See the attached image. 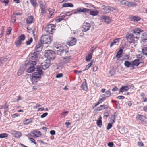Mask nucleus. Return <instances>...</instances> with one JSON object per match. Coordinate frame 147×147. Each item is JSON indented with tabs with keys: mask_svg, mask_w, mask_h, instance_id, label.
<instances>
[{
	"mask_svg": "<svg viewBox=\"0 0 147 147\" xmlns=\"http://www.w3.org/2000/svg\"><path fill=\"white\" fill-rule=\"evenodd\" d=\"M29 57L30 59L32 60H34L35 61H32L30 60L28 63L25 64L26 66L28 67L27 69V72L28 73H31L33 72L35 69L34 66L36 64V59L37 58V53L34 52L33 53H31L29 54Z\"/></svg>",
	"mask_w": 147,
	"mask_h": 147,
	"instance_id": "1",
	"label": "nucleus"
},
{
	"mask_svg": "<svg viewBox=\"0 0 147 147\" xmlns=\"http://www.w3.org/2000/svg\"><path fill=\"white\" fill-rule=\"evenodd\" d=\"M88 11H90L89 13L90 15L93 16L97 15L98 13L97 11H90V10L88 9L81 7H78L73 13L74 14H77L81 12L85 13Z\"/></svg>",
	"mask_w": 147,
	"mask_h": 147,
	"instance_id": "2",
	"label": "nucleus"
},
{
	"mask_svg": "<svg viewBox=\"0 0 147 147\" xmlns=\"http://www.w3.org/2000/svg\"><path fill=\"white\" fill-rule=\"evenodd\" d=\"M139 38V36H134L132 33L128 34L126 36V39L128 42L130 43H137Z\"/></svg>",
	"mask_w": 147,
	"mask_h": 147,
	"instance_id": "3",
	"label": "nucleus"
},
{
	"mask_svg": "<svg viewBox=\"0 0 147 147\" xmlns=\"http://www.w3.org/2000/svg\"><path fill=\"white\" fill-rule=\"evenodd\" d=\"M52 38L49 35H43L41 38L40 41L43 44H48L51 43Z\"/></svg>",
	"mask_w": 147,
	"mask_h": 147,
	"instance_id": "4",
	"label": "nucleus"
},
{
	"mask_svg": "<svg viewBox=\"0 0 147 147\" xmlns=\"http://www.w3.org/2000/svg\"><path fill=\"white\" fill-rule=\"evenodd\" d=\"M36 72L32 74V76L36 77V78L38 79H40L41 78V75L43 74L41 67L38 66L36 68Z\"/></svg>",
	"mask_w": 147,
	"mask_h": 147,
	"instance_id": "5",
	"label": "nucleus"
},
{
	"mask_svg": "<svg viewBox=\"0 0 147 147\" xmlns=\"http://www.w3.org/2000/svg\"><path fill=\"white\" fill-rule=\"evenodd\" d=\"M55 26L53 24L48 25L45 28V31L48 34H52L55 30Z\"/></svg>",
	"mask_w": 147,
	"mask_h": 147,
	"instance_id": "6",
	"label": "nucleus"
},
{
	"mask_svg": "<svg viewBox=\"0 0 147 147\" xmlns=\"http://www.w3.org/2000/svg\"><path fill=\"white\" fill-rule=\"evenodd\" d=\"M55 55L54 52L52 50L45 51L44 55L47 58H49L51 59H53L55 58Z\"/></svg>",
	"mask_w": 147,
	"mask_h": 147,
	"instance_id": "7",
	"label": "nucleus"
},
{
	"mask_svg": "<svg viewBox=\"0 0 147 147\" xmlns=\"http://www.w3.org/2000/svg\"><path fill=\"white\" fill-rule=\"evenodd\" d=\"M102 7V9L104 10V11L106 13H109L111 11H113L114 10L117 11V9L116 8L108 6L103 5Z\"/></svg>",
	"mask_w": 147,
	"mask_h": 147,
	"instance_id": "8",
	"label": "nucleus"
},
{
	"mask_svg": "<svg viewBox=\"0 0 147 147\" xmlns=\"http://www.w3.org/2000/svg\"><path fill=\"white\" fill-rule=\"evenodd\" d=\"M121 3L122 5L127 6L128 7H134L136 5V3L131 2H129L125 0H122Z\"/></svg>",
	"mask_w": 147,
	"mask_h": 147,
	"instance_id": "9",
	"label": "nucleus"
},
{
	"mask_svg": "<svg viewBox=\"0 0 147 147\" xmlns=\"http://www.w3.org/2000/svg\"><path fill=\"white\" fill-rule=\"evenodd\" d=\"M25 36L24 34L20 36L15 42V43L16 46H20L22 42L25 40Z\"/></svg>",
	"mask_w": 147,
	"mask_h": 147,
	"instance_id": "10",
	"label": "nucleus"
},
{
	"mask_svg": "<svg viewBox=\"0 0 147 147\" xmlns=\"http://www.w3.org/2000/svg\"><path fill=\"white\" fill-rule=\"evenodd\" d=\"M76 42V38L74 37H71L67 40V43L69 45L72 46L75 45Z\"/></svg>",
	"mask_w": 147,
	"mask_h": 147,
	"instance_id": "11",
	"label": "nucleus"
},
{
	"mask_svg": "<svg viewBox=\"0 0 147 147\" xmlns=\"http://www.w3.org/2000/svg\"><path fill=\"white\" fill-rule=\"evenodd\" d=\"M90 26V23L87 22H84L82 26V30L83 32H86L89 30Z\"/></svg>",
	"mask_w": 147,
	"mask_h": 147,
	"instance_id": "12",
	"label": "nucleus"
},
{
	"mask_svg": "<svg viewBox=\"0 0 147 147\" xmlns=\"http://www.w3.org/2000/svg\"><path fill=\"white\" fill-rule=\"evenodd\" d=\"M136 117L140 119L143 123L147 124V118L145 116L140 114L137 115Z\"/></svg>",
	"mask_w": 147,
	"mask_h": 147,
	"instance_id": "13",
	"label": "nucleus"
},
{
	"mask_svg": "<svg viewBox=\"0 0 147 147\" xmlns=\"http://www.w3.org/2000/svg\"><path fill=\"white\" fill-rule=\"evenodd\" d=\"M11 133L13 136L17 138H19L22 135L21 132L16 131L15 130L11 131Z\"/></svg>",
	"mask_w": 147,
	"mask_h": 147,
	"instance_id": "14",
	"label": "nucleus"
},
{
	"mask_svg": "<svg viewBox=\"0 0 147 147\" xmlns=\"http://www.w3.org/2000/svg\"><path fill=\"white\" fill-rule=\"evenodd\" d=\"M50 65V62L49 61L48 62H44L42 63L41 64V68L43 69L44 70H45L48 68Z\"/></svg>",
	"mask_w": 147,
	"mask_h": 147,
	"instance_id": "15",
	"label": "nucleus"
},
{
	"mask_svg": "<svg viewBox=\"0 0 147 147\" xmlns=\"http://www.w3.org/2000/svg\"><path fill=\"white\" fill-rule=\"evenodd\" d=\"M54 48L56 51L60 52H63L64 51L62 47L60 44L55 45L54 46Z\"/></svg>",
	"mask_w": 147,
	"mask_h": 147,
	"instance_id": "16",
	"label": "nucleus"
},
{
	"mask_svg": "<svg viewBox=\"0 0 147 147\" xmlns=\"http://www.w3.org/2000/svg\"><path fill=\"white\" fill-rule=\"evenodd\" d=\"M101 18L103 20L107 23H109L111 21V19L109 17L107 16H103L101 17Z\"/></svg>",
	"mask_w": 147,
	"mask_h": 147,
	"instance_id": "17",
	"label": "nucleus"
},
{
	"mask_svg": "<svg viewBox=\"0 0 147 147\" xmlns=\"http://www.w3.org/2000/svg\"><path fill=\"white\" fill-rule=\"evenodd\" d=\"M43 44L40 42L38 43L37 45H36L35 49L36 51L37 52L40 51L42 50V46H43Z\"/></svg>",
	"mask_w": 147,
	"mask_h": 147,
	"instance_id": "18",
	"label": "nucleus"
},
{
	"mask_svg": "<svg viewBox=\"0 0 147 147\" xmlns=\"http://www.w3.org/2000/svg\"><path fill=\"white\" fill-rule=\"evenodd\" d=\"M93 50H92L90 51L88 55L86 57V61L87 62L89 61L92 57V55L93 53Z\"/></svg>",
	"mask_w": 147,
	"mask_h": 147,
	"instance_id": "19",
	"label": "nucleus"
},
{
	"mask_svg": "<svg viewBox=\"0 0 147 147\" xmlns=\"http://www.w3.org/2000/svg\"><path fill=\"white\" fill-rule=\"evenodd\" d=\"M81 88L84 90H87L88 88L86 79H84L83 80V82L81 86Z\"/></svg>",
	"mask_w": 147,
	"mask_h": 147,
	"instance_id": "20",
	"label": "nucleus"
},
{
	"mask_svg": "<svg viewBox=\"0 0 147 147\" xmlns=\"http://www.w3.org/2000/svg\"><path fill=\"white\" fill-rule=\"evenodd\" d=\"M133 32L136 35H139L140 32H143L140 28H136L133 30Z\"/></svg>",
	"mask_w": 147,
	"mask_h": 147,
	"instance_id": "21",
	"label": "nucleus"
},
{
	"mask_svg": "<svg viewBox=\"0 0 147 147\" xmlns=\"http://www.w3.org/2000/svg\"><path fill=\"white\" fill-rule=\"evenodd\" d=\"M33 17L32 16L28 17L26 20V22L28 24H30L33 22Z\"/></svg>",
	"mask_w": 147,
	"mask_h": 147,
	"instance_id": "22",
	"label": "nucleus"
},
{
	"mask_svg": "<svg viewBox=\"0 0 147 147\" xmlns=\"http://www.w3.org/2000/svg\"><path fill=\"white\" fill-rule=\"evenodd\" d=\"M108 106L105 105H100L97 109V110L99 111L105 109H107L108 108Z\"/></svg>",
	"mask_w": 147,
	"mask_h": 147,
	"instance_id": "23",
	"label": "nucleus"
},
{
	"mask_svg": "<svg viewBox=\"0 0 147 147\" xmlns=\"http://www.w3.org/2000/svg\"><path fill=\"white\" fill-rule=\"evenodd\" d=\"M123 49H122L121 48L120 50L117 52V55L116 56L117 59H119L121 58V55L123 53Z\"/></svg>",
	"mask_w": 147,
	"mask_h": 147,
	"instance_id": "24",
	"label": "nucleus"
},
{
	"mask_svg": "<svg viewBox=\"0 0 147 147\" xmlns=\"http://www.w3.org/2000/svg\"><path fill=\"white\" fill-rule=\"evenodd\" d=\"M119 40V38H117L114 40L113 42L111 43L110 47H111L115 45H118Z\"/></svg>",
	"mask_w": 147,
	"mask_h": 147,
	"instance_id": "25",
	"label": "nucleus"
},
{
	"mask_svg": "<svg viewBox=\"0 0 147 147\" xmlns=\"http://www.w3.org/2000/svg\"><path fill=\"white\" fill-rule=\"evenodd\" d=\"M129 89V88L127 86H122L120 88L119 92L123 93L125 91H127Z\"/></svg>",
	"mask_w": 147,
	"mask_h": 147,
	"instance_id": "26",
	"label": "nucleus"
},
{
	"mask_svg": "<svg viewBox=\"0 0 147 147\" xmlns=\"http://www.w3.org/2000/svg\"><path fill=\"white\" fill-rule=\"evenodd\" d=\"M38 79L36 78V77H34L32 76L31 78V80L33 84H35L38 81Z\"/></svg>",
	"mask_w": 147,
	"mask_h": 147,
	"instance_id": "27",
	"label": "nucleus"
},
{
	"mask_svg": "<svg viewBox=\"0 0 147 147\" xmlns=\"http://www.w3.org/2000/svg\"><path fill=\"white\" fill-rule=\"evenodd\" d=\"M74 7V5L70 3H64L62 5V7Z\"/></svg>",
	"mask_w": 147,
	"mask_h": 147,
	"instance_id": "28",
	"label": "nucleus"
},
{
	"mask_svg": "<svg viewBox=\"0 0 147 147\" xmlns=\"http://www.w3.org/2000/svg\"><path fill=\"white\" fill-rule=\"evenodd\" d=\"M34 132L36 137H40L42 134L41 132L40 131L37 130H34Z\"/></svg>",
	"mask_w": 147,
	"mask_h": 147,
	"instance_id": "29",
	"label": "nucleus"
},
{
	"mask_svg": "<svg viewBox=\"0 0 147 147\" xmlns=\"http://www.w3.org/2000/svg\"><path fill=\"white\" fill-rule=\"evenodd\" d=\"M48 11L50 15V18H51L53 17L52 16L53 15V14L55 10L53 9L49 8L48 10Z\"/></svg>",
	"mask_w": 147,
	"mask_h": 147,
	"instance_id": "30",
	"label": "nucleus"
},
{
	"mask_svg": "<svg viewBox=\"0 0 147 147\" xmlns=\"http://www.w3.org/2000/svg\"><path fill=\"white\" fill-rule=\"evenodd\" d=\"M65 17L64 15H62V14H61L60 16L59 17H57L56 19V22H59L61 20H63V18L62 17V16Z\"/></svg>",
	"mask_w": 147,
	"mask_h": 147,
	"instance_id": "31",
	"label": "nucleus"
},
{
	"mask_svg": "<svg viewBox=\"0 0 147 147\" xmlns=\"http://www.w3.org/2000/svg\"><path fill=\"white\" fill-rule=\"evenodd\" d=\"M63 61L65 62L68 63L69 62L71 58V57L70 56H66L63 58Z\"/></svg>",
	"mask_w": 147,
	"mask_h": 147,
	"instance_id": "32",
	"label": "nucleus"
},
{
	"mask_svg": "<svg viewBox=\"0 0 147 147\" xmlns=\"http://www.w3.org/2000/svg\"><path fill=\"white\" fill-rule=\"evenodd\" d=\"M111 95V93L110 91H107L105 93V94L102 95V96H105L106 97H109Z\"/></svg>",
	"mask_w": 147,
	"mask_h": 147,
	"instance_id": "33",
	"label": "nucleus"
},
{
	"mask_svg": "<svg viewBox=\"0 0 147 147\" xmlns=\"http://www.w3.org/2000/svg\"><path fill=\"white\" fill-rule=\"evenodd\" d=\"M139 59L135 60L132 61V65H136L137 66H138L140 63L139 62Z\"/></svg>",
	"mask_w": 147,
	"mask_h": 147,
	"instance_id": "34",
	"label": "nucleus"
},
{
	"mask_svg": "<svg viewBox=\"0 0 147 147\" xmlns=\"http://www.w3.org/2000/svg\"><path fill=\"white\" fill-rule=\"evenodd\" d=\"M8 134L6 133H3L0 134V138H2L7 137Z\"/></svg>",
	"mask_w": 147,
	"mask_h": 147,
	"instance_id": "35",
	"label": "nucleus"
},
{
	"mask_svg": "<svg viewBox=\"0 0 147 147\" xmlns=\"http://www.w3.org/2000/svg\"><path fill=\"white\" fill-rule=\"evenodd\" d=\"M32 5L34 7H35L37 3L36 0H30Z\"/></svg>",
	"mask_w": 147,
	"mask_h": 147,
	"instance_id": "36",
	"label": "nucleus"
},
{
	"mask_svg": "<svg viewBox=\"0 0 147 147\" xmlns=\"http://www.w3.org/2000/svg\"><path fill=\"white\" fill-rule=\"evenodd\" d=\"M125 65L127 67H129L130 66H131V64L130 62L128 61H125L124 63Z\"/></svg>",
	"mask_w": 147,
	"mask_h": 147,
	"instance_id": "37",
	"label": "nucleus"
},
{
	"mask_svg": "<svg viewBox=\"0 0 147 147\" xmlns=\"http://www.w3.org/2000/svg\"><path fill=\"white\" fill-rule=\"evenodd\" d=\"M132 20L135 22H138L140 20V18L138 16H134L132 18Z\"/></svg>",
	"mask_w": 147,
	"mask_h": 147,
	"instance_id": "38",
	"label": "nucleus"
},
{
	"mask_svg": "<svg viewBox=\"0 0 147 147\" xmlns=\"http://www.w3.org/2000/svg\"><path fill=\"white\" fill-rule=\"evenodd\" d=\"M16 20V17L14 15H13L11 18V22L13 23H14Z\"/></svg>",
	"mask_w": 147,
	"mask_h": 147,
	"instance_id": "39",
	"label": "nucleus"
},
{
	"mask_svg": "<svg viewBox=\"0 0 147 147\" xmlns=\"http://www.w3.org/2000/svg\"><path fill=\"white\" fill-rule=\"evenodd\" d=\"M92 63L93 62L92 61H91L90 63H89L86 66L85 68V70H84L83 71L88 70L90 68V67L92 65Z\"/></svg>",
	"mask_w": 147,
	"mask_h": 147,
	"instance_id": "40",
	"label": "nucleus"
},
{
	"mask_svg": "<svg viewBox=\"0 0 147 147\" xmlns=\"http://www.w3.org/2000/svg\"><path fill=\"white\" fill-rule=\"evenodd\" d=\"M142 51L144 55L147 56V47H144L142 49Z\"/></svg>",
	"mask_w": 147,
	"mask_h": 147,
	"instance_id": "41",
	"label": "nucleus"
},
{
	"mask_svg": "<svg viewBox=\"0 0 147 147\" xmlns=\"http://www.w3.org/2000/svg\"><path fill=\"white\" fill-rule=\"evenodd\" d=\"M40 8L41 9V14L42 15H44L46 13V11L45 10V7H41Z\"/></svg>",
	"mask_w": 147,
	"mask_h": 147,
	"instance_id": "42",
	"label": "nucleus"
},
{
	"mask_svg": "<svg viewBox=\"0 0 147 147\" xmlns=\"http://www.w3.org/2000/svg\"><path fill=\"white\" fill-rule=\"evenodd\" d=\"M96 124L97 126L101 127L102 125V120H97Z\"/></svg>",
	"mask_w": 147,
	"mask_h": 147,
	"instance_id": "43",
	"label": "nucleus"
},
{
	"mask_svg": "<svg viewBox=\"0 0 147 147\" xmlns=\"http://www.w3.org/2000/svg\"><path fill=\"white\" fill-rule=\"evenodd\" d=\"M7 60V58H0V65L3 63L5 62Z\"/></svg>",
	"mask_w": 147,
	"mask_h": 147,
	"instance_id": "44",
	"label": "nucleus"
},
{
	"mask_svg": "<svg viewBox=\"0 0 147 147\" xmlns=\"http://www.w3.org/2000/svg\"><path fill=\"white\" fill-rule=\"evenodd\" d=\"M109 73L111 75H114L115 73V71L113 68L111 69L109 72Z\"/></svg>",
	"mask_w": 147,
	"mask_h": 147,
	"instance_id": "45",
	"label": "nucleus"
},
{
	"mask_svg": "<svg viewBox=\"0 0 147 147\" xmlns=\"http://www.w3.org/2000/svg\"><path fill=\"white\" fill-rule=\"evenodd\" d=\"M142 38V40L144 41H145V40H147V36L146 34H144L143 35Z\"/></svg>",
	"mask_w": 147,
	"mask_h": 147,
	"instance_id": "46",
	"label": "nucleus"
},
{
	"mask_svg": "<svg viewBox=\"0 0 147 147\" xmlns=\"http://www.w3.org/2000/svg\"><path fill=\"white\" fill-rule=\"evenodd\" d=\"M33 41V39L32 38H30L26 42V44L27 45H29Z\"/></svg>",
	"mask_w": 147,
	"mask_h": 147,
	"instance_id": "47",
	"label": "nucleus"
},
{
	"mask_svg": "<svg viewBox=\"0 0 147 147\" xmlns=\"http://www.w3.org/2000/svg\"><path fill=\"white\" fill-rule=\"evenodd\" d=\"M32 122V120L30 119H27L24 121V123L25 125H28L29 124Z\"/></svg>",
	"mask_w": 147,
	"mask_h": 147,
	"instance_id": "48",
	"label": "nucleus"
},
{
	"mask_svg": "<svg viewBox=\"0 0 147 147\" xmlns=\"http://www.w3.org/2000/svg\"><path fill=\"white\" fill-rule=\"evenodd\" d=\"M39 3L40 5V7H45L44 3L42 1V0H41V1H39Z\"/></svg>",
	"mask_w": 147,
	"mask_h": 147,
	"instance_id": "49",
	"label": "nucleus"
},
{
	"mask_svg": "<svg viewBox=\"0 0 147 147\" xmlns=\"http://www.w3.org/2000/svg\"><path fill=\"white\" fill-rule=\"evenodd\" d=\"M28 138L30 140L32 143H34L35 145L36 144V143L35 141V140L34 139L31 138Z\"/></svg>",
	"mask_w": 147,
	"mask_h": 147,
	"instance_id": "50",
	"label": "nucleus"
},
{
	"mask_svg": "<svg viewBox=\"0 0 147 147\" xmlns=\"http://www.w3.org/2000/svg\"><path fill=\"white\" fill-rule=\"evenodd\" d=\"M22 99V97L21 96L19 95L17 96V98L15 102H18Z\"/></svg>",
	"mask_w": 147,
	"mask_h": 147,
	"instance_id": "51",
	"label": "nucleus"
},
{
	"mask_svg": "<svg viewBox=\"0 0 147 147\" xmlns=\"http://www.w3.org/2000/svg\"><path fill=\"white\" fill-rule=\"evenodd\" d=\"M23 73V71L21 69H20L17 73L18 76H21Z\"/></svg>",
	"mask_w": 147,
	"mask_h": 147,
	"instance_id": "52",
	"label": "nucleus"
},
{
	"mask_svg": "<svg viewBox=\"0 0 147 147\" xmlns=\"http://www.w3.org/2000/svg\"><path fill=\"white\" fill-rule=\"evenodd\" d=\"M112 125L111 123H109L108 124L107 127V130H109V129L111 128L112 127Z\"/></svg>",
	"mask_w": 147,
	"mask_h": 147,
	"instance_id": "53",
	"label": "nucleus"
},
{
	"mask_svg": "<svg viewBox=\"0 0 147 147\" xmlns=\"http://www.w3.org/2000/svg\"><path fill=\"white\" fill-rule=\"evenodd\" d=\"M48 114V113H47V112H46V113H44L41 116H40V117L41 118H43L45 117H46V116H47V115Z\"/></svg>",
	"mask_w": 147,
	"mask_h": 147,
	"instance_id": "54",
	"label": "nucleus"
},
{
	"mask_svg": "<svg viewBox=\"0 0 147 147\" xmlns=\"http://www.w3.org/2000/svg\"><path fill=\"white\" fill-rule=\"evenodd\" d=\"M29 135L33 137H35V135L34 132V131L30 132L29 134Z\"/></svg>",
	"mask_w": 147,
	"mask_h": 147,
	"instance_id": "55",
	"label": "nucleus"
},
{
	"mask_svg": "<svg viewBox=\"0 0 147 147\" xmlns=\"http://www.w3.org/2000/svg\"><path fill=\"white\" fill-rule=\"evenodd\" d=\"M138 145L140 147H142L144 146L143 143L141 142H139L138 143Z\"/></svg>",
	"mask_w": 147,
	"mask_h": 147,
	"instance_id": "56",
	"label": "nucleus"
},
{
	"mask_svg": "<svg viewBox=\"0 0 147 147\" xmlns=\"http://www.w3.org/2000/svg\"><path fill=\"white\" fill-rule=\"evenodd\" d=\"M63 76V75L62 73H60L57 74L56 76L57 78H60L62 77Z\"/></svg>",
	"mask_w": 147,
	"mask_h": 147,
	"instance_id": "57",
	"label": "nucleus"
},
{
	"mask_svg": "<svg viewBox=\"0 0 147 147\" xmlns=\"http://www.w3.org/2000/svg\"><path fill=\"white\" fill-rule=\"evenodd\" d=\"M106 99L105 97H103L102 98H100L99 99V101L101 103L103 102Z\"/></svg>",
	"mask_w": 147,
	"mask_h": 147,
	"instance_id": "58",
	"label": "nucleus"
},
{
	"mask_svg": "<svg viewBox=\"0 0 147 147\" xmlns=\"http://www.w3.org/2000/svg\"><path fill=\"white\" fill-rule=\"evenodd\" d=\"M113 145L114 144L112 142H109L108 144V146L109 147H113Z\"/></svg>",
	"mask_w": 147,
	"mask_h": 147,
	"instance_id": "59",
	"label": "nucleus"
},
{
	"mask_svg": "<svg viewBox=\"0 0 147 147\" xmlns=\"http://www.w3.org/2000/svg\"><path fill=\"white\" fill-rule=\"evenodd\" d=\"M8 31L7 32V35H9L10 34V33L11 32V29L10 27H9L8 28Z\"/></svg>",
	"mask_w": 147,
	"mask_h": 147,
	"instance_id": "60",
	"label": "nucleus"
},
{
	"mask_svg": "<svg viewBox=\"0 0 147 147\" xmlns=\"http://www.w3.org/2000/svg\"><path fill=\"white\" fill-rule=\"evenodd\" d=\"M117 98L119 99H123L125 97L122 96H120L117 97Z\"/></svg>",
	"mask_w": 147,
	"mask_h": 147,
	"instance_id": "61",
	"label": "nucleus"
},
{
	"mask_svg": "<svg viewBox=\"0 0 147 147\" xmlns=\"http://www.w3.org/2000/svg\"><path fill=\"white\" fill-rule=\"evenodd\" d=\"M98 67L96 66H95L92 68V71H96L98 69Z\"/></svg>",
	"mask_w": 147,
	"mask_h": 147,
	"instance_id": "62",
	"label": "nucleus"
},
{
	"mask_svg": "<svg viewBox=\"0 0 147 147\" xmlns=\"http://www.w3.org/2000/svg\"><path fill=\"white\" fill-rule=\"evenodd\" d=\"M115 120V117L114 116H113L112 117V118L111 119V122L113 123H114Z\"/></svg>",
	"mask_w": 147,
	"mask_h": 147,
	"instance_id": "63",
	"label": "nucleus"
},
{
	"mask_svg": "<svg viewBox=\"0 0 147 147\" xmlns=\"http://www.w3.org/2000/svg\"><path fill=\"white\" fill-rule=\"evenodd\" d=\"M50 133L52 135H54L55 134V131L52 130L50 131Z\"/></svg>",
	"mask_w": 147,
	"mask_h": 147,
	"instance_id": "64",
	"label": "nucleus"
}]
</instances>
